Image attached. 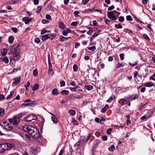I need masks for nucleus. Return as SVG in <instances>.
I'll return each instance as SVG.
<instances>
[{
    "label": "nucleus",
    "instance_id": "49",
    "mask_svg": "<svg viewBox=\"0 0 155 155\" xmlns=\"http://www.w3.org/2000/svg\"><path fill=\"white\" fill-rule=\"evenodd\" d=\"M78 24V22L77 21H74L72 22L71 24V25L72 26H75L77 25Z\"/></svg>",
    "mask_w": 155,
    "mask_h": 155
},
{
    "label": "nucleus",
    "instance_id": "9",
    "mask_svg": "<svg viewBox=\"0 0 155 155\" xmlns=\"http://www.w3.org/2000/svg\"><path fill=\"white\" fill-rule=\"evenodd\" d=\"M138 97V95L137 94H135V95H133L131 96L128 95L127 96V98L130 101H132L133 100H135L137 99Z\"/></svg>",
    "mask_w": 155,
    "mask_h": 155
},
{
    "label": "nucleus",
    "instance_id": "41",
    "mask_svg": "<svg viewBox=\"0 0 155 155\" xmlns=\"http://www.w3.org/2000/svg\"><path fill=\"white\" fill-rule=\"evenodd\" d=\"M124 66V65H123L122 63L120 64L119 62H118L116 67L117 68H119L120 67H123Z\"/></svg>",
    "mask_w": 155,
    "mask_h": 155
},
{
    "label": "nucleus",
    "instance_id": "2",
    "mask_svg": "<svg viewBox=\"0 0 155 155\" xmlns=\"http://www.w3.org/2000/svg\"><path fill=\"white\" fill-rule=\"evenodd\" d=\"M13 146L12 144L4 143L0 144V153H3L5 150H8L11 149Z\"/></svg>",
    "mask_w": 155,
    "mask_h": 155
},
{
    "label": "nucleus",
    "instance_id": "17",
    "mask_svg": "<svg viewBox=\"0 0 155 155\" xmlns=\"http://www.w3.org/2000/svg\"><path fill=\"white\" fill-rule=\"evenodd\" d=\"M20 79L21 77L20 76L14 79V81H15V83L16 84H18L20 82Z\"/></svg>",
    "mask_w": 155,
    "mask_h": 155
},
{
    "label": "nucleus",
    "instance_id": "59",
    "mask_svg": "<svg viewBox=\"0 0 155 155\" xmlns=\"http://www.w3.org/2000/svg\"><path fill=\"white\" fill-rule=\"evenodd\" d=\"M70 89L71 91L73 92H76L77 91L76 88L70 87Z\"/></svg>",
    "mask_w": 155,
    "mask_h": 155
},
{
    "label": "nucleus",
    "instance_id": "6",
    "mask_svg": "<svg viewBox=\"0 0 155 155\" xmlns=\"http://www.w3.org/2000/svg\"><path fill=\"white\" fill-rule=\"evenodd\" d=\"M37 118L36 116L34 115L33 114L27 116L25 117L26 120L29 122L33 120H37Z\"/></svg>",
    "mask_w": 155,
    "mask_h": 155
},
{
    "label": "nucleus",
    "instance_id": "44",
    "mask_svg": "<svg viewBox=\"0 0 155 155\" xmlns=\"http://www.w3.org/2000/svg\"><path fill=\"white\" fill-rule=\"evenodd\" d=\"M11 29L13 32L15 33H16L18 31V29L16 28L12 27L11 28Z\"/></svg>",
    "mask_w": 155,
    "mask_h": 155
},
{
    "label": "nucleus",
    "instance_id": "39",
    "mask_svg": "<svg viewBox=\"0 0 155 155\" xmlns=\"http://www.w3.org/2000/svg\"><path fill=\"white\" fill-rule=\"evenodd\" d=\"M112 131V130L111 128H109L107 130L106 133L108 134H110L111 133Z\"/></svg>",
    "mask_w": 155,
    "mask_h": 155
},
{
    "label": "nucleus",
    "instance_id": "64",
    "mask_svg": "<svg viewBox=\"0 0 155 155\" xmlns=\"http://www.w3.org/2000/svg\"><path fill=\"white\" fill-rule=\"evenodd\" d=\"M98 35V33H97V32L94 33V34L93 35V38H95L97 37Z\"/></svg>",
    "mask_w": 155,
    "mask_h": 155
},
{
    "label": "nucleus",
    "instance_id": "10",
    "mask_svg": "<svg viewBox=\"0 0 155 155\" xmlns=\"http://www.w3.org/2000/svg\"><path fill=\"white\" fill-rule=\"evenodd\" d=\"M18 3V0H12L7 2L6 3V5H12Z\"/></svg>",
    "mask_w": 155,
    "mask_h": 155
},
{
    "label": "nucleus",
    "instance_id": "50",
    "mask_svg": "<svg viewBox=\"0 0 155 155\" xmlns=\"http://www.w3.org/2000/svg\"><path fill=\"white\" fill-rule=\"evenodd\" d=\"M143 38H145V39H146L147 40H150V38H149V37L147 36V35L146 34H144L143 35Z\"/></svg>",
    "mask_w": 155,
    "mask_h": 155
},
{
    "label": "nucleus",
    "instance_id": "54",
    "mask_svg": "<svg viewBox=\"0 0 155 155\" xmlns=\"http://www.w3.org/2000/svg\"><path fill=\"white\" fill-rule=\"evenodd\" d=\"M79 12L78 11H75L74 12V15L75 17H79V16L78 15Z\"/></svg>",
    "mask_w": 155,
    "mask_h": 155
},
{
    "label": "nucleus",
    "instance_id": "22",
    "mask_svg": "<svg viewBox=\"0 0 155 155\" xmlns=\"http://www.w3.org/2000/svg\"><path fill=\"white\" fill-rule=\"evenodd\" d=\"M153 85V83L151 82L145 84L143 86L146 87H150Z\"/></svg>",
    "mask_w": 155,
    "mask_h": 155
},
{
    "label": "nucleus",
    "instance_id": "3",
    "mask_svg": "<svg viewBox=\"0 0 155 155\" xmlns=\"http://www.w3.org/2000/svg\"><path fill=\"white\" fill-rule=\"evenodd\" d=\"M22 115V114H21L12 119H9L8 121L10 123H12L14 125H16L20 121V117Z\"/></svg>",
    "mask_w": 155,
    "mask_h": 155
},
{
    "label": "nucleus",
    "instance_id": "26",
    "mask_svg": "<svg viewBox=\"0 0 155 155\" xmlns=\"http://www.w3.org/2000/svg\"><path fill=\"white\" fill-rule=\"evenodd\" d=\"M14 91H12L10 92V94L6 98V99L8 100L11 98L14 94Z\"/></svg>",
    "mask_w": 155,
    "mask_h": 155
},
{
    "label": "nucleus",
    "instance_id": "25",
    "mask_svg": "<svg viewBox=\"0 0 155 155\" xmlns=\"http://www.w3.org/2000/svg\"><path fill=\"white\" fill-rule=\"evenodd\" d=\"M33 104L32 103H26V104H23L22 105V106L23 107H25L26 106H31Z\"/></svg>",
    "mask_w": 155,
    "mask_h": 155
},
{
    "label": "nucleus",
    "instance_id": "23",
    "mask_svg": "<svg viewBox=\"0 0 155 155\" xmlns=\"http://www.w3.org/2000/svg\"><path fill=\"white\" fill-rule=\"evenodd\" d=\"M59 27L62 29H64V24L62 22L60 21L59 22Z\"/></svg>",
    "mask_w": 155,
    "mask_h": 155
},
{
    "label": "nucleus",
    "instance_id": "33",
    "mask_svg": "<svg viewBox=\"0 0 155 155\" xmlns=\"http://www.w3.org/2000/svg\"><path fill=\"white\" fill-rule=\"evenodd\" d=\"M108 150L110 151H112L115 150V147L114 145H111L108 148Z\"/></svg>",
    "mask_w": 155,
    "mask_h": 155
},
{
    "label": "nucleus",
    "instance_id": "48",
    "mask_svg": "<svg viewBox=\"0 0 155 155\" xmlns=\"http://www.w3.org/2000/svg\"><path fill=\"white\" fill-rule=\"evenodd\" d=\"M104 21L108 25H109L110 23V21L109 20H108L106 18H105Z\"/></svg>",
    "mask_w": 155,
    "mask_h": 155
},
{
    "label": "nucleus",
    "instance_id": "5",
    "mask_svg": "<svg viewBox=\"0 0 155 155\" xmlns=\"http://www.w3.org/2000/svg\"><path fill=\"white\" fill-rule=\"evenodd\" d=\"M1 125L3 128L9 131L12 129V127L9 125L7 121L3 122L0 123Z\"/></svg>",
    "mask_w": 155,
    "mask_h": 155
},
{
    "label": "nucleus",
    "instance_id": "11",
    "mask_svg": "<svg viewBox=\"0 0 155 155\" xmlns=\"http://www.w3.org/2000/svg\"><path fill=\"white\" fill-rule=\"evenodd\" d=\"M22 21H24L25 24H28L31 21V19L29 18L28 17H25L22 18Z\"/></svg>",
    "mask_w": 155,
    "mask_h": 155
},
{
    "label": "nucleus",
    "instance_id": "13",
    "mask_svg": "<svg viewBox=\"0 0 155 155\" xmlns=\"http://www.w3.org/2000/svg\"><path fill=\"white\" fill-rule=\"evenodd\" d=\"M127 97H125L124 99H122L121 101H122V103L124 105H125L127 104V103L130 101L127 98Z\"/></svg>",
    "mask_w": 155,
    "mask_h": 155
},
{
    "label": "nucleus",
    "instance_id": "38",
    "mask_svg": "<svg viewBox=\"0 0 155 155\" xmlns=\"http://www.w3.org/2000/svg\"><path fill=\"white\" fill-rule=\"evenodd\" d=\"M96 47L95 46H93L88 48V49L89 50H92L93 51H94L96 49Z\"/></svg>",
    "mask_w": 155,
    "mask_h": 155
},
{
    "label": "nucleus",
    "instance_id": "62",
    "mask_svg": "<svg viewBox=\"0 0 155 155\" xmlns=\"http://www.w3.org/2000/svg\"><path fill=\"white\" fill-rule=\"evenodd\" d=\"M89 0H83L82 2L83 4H87L89 2Z\"/></svg>",
    "mask_w": 155,
    "mask_h": 155
},
{
    "label": "nucleus",
    "instance_id": "7",
    "mask_svg": "<svg viewBox=\"0 0 155 155\" xmlns=\"http://www.w3.org/2000/svg\"><path fill=\"white\" fill-rule=\"evenodd\" d=\"M107 15L109 18L113 20H116L117 18V16L114 15L113 13L111 12H107Z\"/></svg>",
    "mask_w": 155,
    "mask_h": 155
},
{
    "label": "nucleus",
    "instance_id": "15",
    "mask_svg": "<svg viewBox=\"0 0 155 155\" xmlns=\"http://www.w3.org/2000/svg\"><path fill=\"white\" fill-rule=\"evenodd\" d=\"M13 57L15 61H18L20 58V56L19 54H14Z\"/></svg>",
    "mask_w": 155,
    "mask_h": 155
},
{
    "label": "nucleus",
    "instance_id": "16",
    "mask_svg": "<svg viewBox=\"0 0 155 155\" xmlns=\"http://www.w3.org/2000/svg\"><path fill=\"white\" fill-rule=\"evenodd\" d=\"M42 40L43 41H45L48 39L50 37L48 35V34H46L44 35H42Z\"/></svg>",
    "mask_w": 155,
    "mask_h": 155
},
{
    "label": "nucleus",
    "instance_id": "37",
    "mask_svg": "<svg viewBox=\"0 0 155 155\" xmlns=\"http://www.w3.org/2000/svg\"><path fill=\"white\" fill-rule=\"evenodd\" d=\"M78 66L76 64H74L73 66V70L74 71H78Z\"/></svg>",
    "mask_w": 155,
    "mask_h": 155
},
{
    "label": "nucleus",
    "instance_id": "28",
    "mask_svg": "<svg viewBox=\"0 0 155 155\" xmlns=\"http://www.w3.org/2000/svg\"><path fill=\"white\" fill-rule=\"evenodd\" d=\"M69 113L71 115L73 116L75 114L76 112L74 110L71 109L69 110Z\"/></svg>",
    "mask_w": 155,
    "mask_h": 155
},
{
    "label": "nucleus",
    "instance_id": "57",
    "mask_svg": "<svg viewBox=\"0 0 155 155\" xmlns=\"http://www.w3.org/2000/svg\"><path fill=\"white\" fill-rule=\"evenodd\" d=\"M41 6H38L37 9V12L39 13L41 12Z\"/></svg>",
    "mask_w": 155,
    "mask_h": 155
},
{
    "label": "nucleus",
    "instance_id": "53",
    "mask_svg": "<svg viewBox=\"0 0 155 155\" xmlns=\"http://www.w3.org/2000/svg\"><path fill=\"white\" fill-rule=\"evenodd\" d=\"M105 121V119L103 117H102L100 120V124H102L104 123V122Z\"/></svg>",
    "mask_w": 155,
    "mask_h": 155
},
{
    "label": "nucleus",
    "instance_id": "18",
    "mask_svg": "<svg viewBox=\"0 0 155 155\" xmlns=\"http://www.w3.org/2000/svg\"><path fill=\"white\" fill-rule=\"evenodd\" d=\"M1 52L2 55L3 56H5L6 54L7 51L6 49L3 48V49L1 50Z\"/></svg>",
    "mask_w": 155,
    "mask_h": 155
},
{
    "label": "nucleus",
    "instance_id": "24",
    "mask_svg": "<svg viewBox=\"0 0 155 155\" xmlns=\"http://www.w3.org/2000/svg\"><path fill=\"white\" fill-rule=\"evenodd\" d=\"M51 119L54 123L56 124L57 123V119L54 116H53L51 117Z\"/></svg>",
    "mask_w": 155,
    "mask_h": 155
},
{
    "label": "nucleus",
    "instance_id": "34",
    "mask_svg": "<svg viewBox=\"0 0 155 155\" xmlns=\"http://www.w3.org/2000/svg\"><path fill=\"white\" fill-rule=\"evenodd\" d=\"M14 40V38L12 36H10L9 37L8 42L9 43H13Z\"/></svg>",
    "mask_w": 155,
    "mask_h": 155
},
{
    "label": "nucleus",
    "instance_id": "1",
    "mask_svg": "<svg viewBox=\"0 0 155 155\" xmlns=\"http://www.w3.org/2000/svg\"><path fill=\"white\" fill-rule=\"evenodd\" d=\"M23 130L36 139H38L41 136V134L38 130L32 126L25 125L23 127Z\"/></svg>",
    "mask_w": 155,
    "mask_h": 155
},
{
    "label": "nucleus",
    "instance_id": "46",
    "mask_svg": "<svg viewBox=\"0 0 155 155\" xmlns=\"http://www.w3.org/2000/svg\"><path fill=\"white\" fill-rule=\"evenodd\" d=\"M124 54L123 53H121L119 54L120 59L121 60H123L124 59Z\"/></svg>",
    "mask_w": 155,
    "mask_h": 155
},
{
    "label": "nucleus",
    "instance_id": "42",
    "mask_svg": "<svg viewBox=\"0 0 155 155\" xmlns=\"http://www.w3.org/2000/svg\"><path fill=\"white\" fill-rule=\"evenodd\" d=\"M51 69H51L50 68H49V70L48 71V74L50 76L52 75L53 73V71L51 70Z\"/></svg>",
    "mask_w": 155,
    "mask_h": 155
},
{
    "label": "nucleus",
    "instance_id": "40",
    "mask_svg": "<svg viewBox=\"0 0 155 155\" xmlns=\"http://www.w3.org/2000/svg\"><path fill=\"white\" fill-rule=\"evenodd\" d=\"M38 71L35 69L33 71V74L34 76H36L38 75Z\"/></svg>",
    "mask_w": 155,
    "mask_h": 155
},
{
    "label": "nucleus",
    "instance_id": "51",
    "mask_svg": "<svg viewBox=\"0 0 155 155\" xmlns=\"http://www.w3.org/2000/svg\"><path fill=\"white\" fill-rule=\"evenodd\" d=\"M5 97L2 94H0V100L2 101L5 99Z\"/></svg>",
    "mask_w": 155,
    "mask_h": 155
},
{
    "label": "nucleus",
    "instance_id": "31",
    "mask_svg": "<svg viewBox=\"0 0 155 155\" xmlns=\"http://www.w3.org/2000/svg\"><path fill=\"white\" fill-rule=\"evenodd\" d=\"M68 91L66 90H64L61 92V95H63L64 94L67 95L68 94Z\"/></svg>",
    "mask_w": 155,
    "mask_h": 155
},
{
    "label": "nucleus",
    "instance_id": "58",
    "mask_svg": "<svg viewBox=\"0 0 155 155\" xmlns=\"http://www.w3.org/2000/svg\"><path fill=\"white\" fill-rule=\"evenodd\" d=\"M93 32V31L92 30H89V31L87 32V33L88 35L91 36Z\"/></svg>",
    "mask_w": 155,
    "mask_h": 155
},
{
    "label": "nucleus",
    "instance_id": "47",
    "mask_svg": "<svg viewBox=\"0 0 155 155\" xmlns=\"http://www.w3.org/2000/svg\"><path fill=\"white\" fill-rule=\"evenodd\" d=\"M126 19L127 21H132V19L131 16L130 15H127L126 16Z\"/></svg>",
    "mask_w": 155,
    "mask_h": 155
},
{
    "label": "nucleus",
    "instance_id": "19",
    "mask_svg": "<svg viewBox=\"0 0 155 155\" xmlns=\"http://www.w3.org/2000/svg\"><path fill=\"white\" fill-rule=\"evenodd\" d=\"M100 143V140L99 139L96 140L94 141V146L96 147Z\"/></svg>",
    "mask_w": 155,
    "mask_h": 155
},
{
    "label": "nucleus",
    "instance_id": "35",
    "mask_svg": "<svg viewBox=\"0 0 155 155\" xmlns=\"http://www.w3.org/2000/svg\"><path fill=\"white\" fill-rule=\"evenodd\" d=\"M115 27L117 29L121 28L122 26L120 24H116L115 25Z\"/></svg>",
    "mask_w": 155,
    "mask_h": 155
},
{
    "label": "nucleus",
    "instance_id": "4",
    "mask_svg": "<svg viewBox=\"0 0 155 155\" xmlns=\"http://www.w3.org/2000/svg\"><path fill=\"white\" fill-rule=\"evenodd\" d=\"M20 45H15L11 47L10 50V52L11 53V54H19L20 52Z\"/></svg>",
    "mask_w": 155,
    "mask_h": 155
},
{
    "label": "nucleus",
    "instance_id": "8",
    "mask_svg": "<svg viewBox=\"0 0 155 155\" xmlns=\"http://www.w3.org/2000/svg\"><path fill=\"white\" fill-rule=\"evenodd\" d=\"M146 112L147 113V114H145V115L141 117L140 119L142 120H144L147 118H148L151 115L150 111L148 110H146Z\"/></svg>",
    "mask_w": 155,
    "mask_h": 155
},
{
    "label": "nucleus",
    "instance_id": "27",
    "mask_svg": "<svg viewBox=\"0 0 155 155\" xmlns=\"http://www.w3.org/2000/svg\"><path fill=\"white\" fill-rule=\"evenodd\" d=\"M23 138L25 140H28L30 139V137L28 134H25L23 136Z\"/></svg>",
    "mask_w": 155,
    "mask_h": 155
},
{
    "label": "nucleus",
    "instance_id": "30",
    "mask_svg": "<svg viewBox=\"0 0 155 155\" xmlns=\"http://www.w3.org/2000/svg\"><path fill=\"white\" fill-rule=\"evenodd\" d=\"M93 86L92 85H87L85 86V88L87 90H91L93 88Z\"/></svg>",
    "mask_w": 155,
    "mask_h": 155
},
{
    "label": "nucleus",
    "instance_id": "14",
    "mask_svg": "<svg viewBox=\"0 0 155 155\" xmlns=\"http://www.w3.org/2000/svg\"><path fill=\"white\" fill-rule=\"evenodd\" d=\"M39 85L38 84H35L34 86H31L32 90L34 91L37 90L39 87Z\"/></svg>",
    "mask_w": 155,
    "mask_h": 155
},
{
    "label": "nucleus",
    "instance_id": "52",
    "mask_svg": "<svg viewBox=\"0 0 155 155\" xmlns=\"http://www.w3.org/2000/svg\"><path fill=\"white\" fill-rule=\"evenodd\" d=\"M124 17L122 16L118 18V20L120 22H122L124 20Z\"/></svg>",
    "mask_w": 155,
    "mask_h": 155
},
{
    "label": "nucleus",
    "instance_id": "43",
    "mask_svg": "<svg viewBox=\"0 0 155 155\" xmlns=\"http://www.w3.org/2000/svg\"><path fill=\"white\" fill-rule=\"evenodd\" d=\"M40 39L38 38L37 37L35 38V42L38 44L40 43Z\"/></svg>",
    "mask_w": 155,
    "mask_h": 155
},
{
    "label": "nucleus",
    "instance_id": "45",
    "mask_svg": "<svg viewBox=\"0 0 155 155\" xmlns=\"http://www.w3.org/2000/svg\"><path fill=\"white\" fill-rule=\"evenodd\" d=\"M60 84L61 87H64L65 85V82L64 81H61L60 82Z\"/></svg>",
    "mask_w": 155,
    "mask_h": 155
},
{
    "label": "nucleus",
    "instance_id": "56",
    "mask_svg": "<svg viewBox=\"0 0 155 155\" xmlns=\"http://www.w3.org/2000/svg\"><path fill=\"white\" fill-rule=\"evenodd\" d=\"M150 79L155 81V75L153 74L150 77Z\"/></svg>",
    "mask_w": 155,
    "mask_h": 155
},
{
    "label": "nucleus",
    "instance_id": "29",
    "mask_svg": "<svg viewBox=\"0 0 155 155\" xmlns=\"http://www.w3.org/2000/svg\"><path fill=\"white\" fill-rule=\"evenodd\" d=\"M115 97L114 95L112 96L107 101V102H110L115 98Z\"/></svg>",
    "mask_w": 155,
    "mask_h": 155
},
{
    "label": "nucleus",
    "instance_id": "21",
    "mask_svg": "<svg viewBox=\"0 0 155 155\" xmlns=\"http://www.w3.org/2000/svg\"><path fill=\"white\" fill-rule=\"evenodd\" d=\"M108 108L109 105H106L102 109L101 112L102 113H105Z\"/></svg>",
    "mask_w": 155,
    "mask_h": 155
},
{
    "label": "nucleus",
    "instance_id": "63",
    "mask_svg": "<svg viewBox=\"0 0 155 155\" xmlns=\"http://www.w3.org/2000/svg\"><path fill=\"white\" fill-rule=\"evenodd\" d=\"M46 18L48 20H50L51 18V16L49 15H46Z\"/></svg>",
    "mask_w": 155,
    "mask_h": 155
},
{
    "label": "nucleus",
    "instance_id": "12",
    "mask_svg": "<svg viewBox=\"0 0 155 155\" xmlns=\"http://www.w3.org/2000/svg\"><path fill=\"white\" fill-rule=\"evenodd\" d=\"M71 38V37H64L62 35L61 36L59 40L61 42H62L64 41H66L68 40L69 39Z\"/></svg>",
    "mask_w": 155,
    "mask_h": 155
},
{
    "label": "nucleus",
    "instance_id": "55",
    "mask_svg": "<svg viewBox=\"0 0 155 155\" xmlns=\"http://www.w3.org/2000/svg\"><path fill=\"white\" fill-rule=\"evenodd\" d=\"M80 43L78 42L76 43L75 45V48H78L80 46Z\"/></svg>",
    "mask_w": 155,
    "mask_h": 155
},
{
    "label": "nucleus",
    "instance_id": "20",
    "mask_svg": "<svg viewBox=\"0 0 155 155\" xmlns=\"http://www.w3.org/2000/svg\"><path fill=\"white\" fill-rule=\"evenodd\" d=\"M52 93L53 95H57L59 94L58 91L57 89L54 88V89L52 91Z\"/></svg>",
    "mask_w": 155,
    "mask_h": 155
},
{
    "label": "nucleus",
    "instance_id": "60",
    "mask_svg": "<svg viewBox=\"0 0 155 155\" xmlns=\"http://www.w3.org/2000/svg\"><path fill=\"white\" fill-rule=\"evenodd\" d=\"M42 22L43 24H45L48 23L49 21L43 19L42 20Z\"/></svg>",
    "mask_w": 155,
    "mask_h": 155
},
{
    "label": "nucleus",
    "instance_id": "36",
    "mask_svg": "<svg viewBox=\"0 0 155 155\" xmlns=\"http://www.w3.org/2000/svg\"><path fill=\"white\" fill-rule=\"evenodd\" d=\"M4 110L1 108H0V115L2 116L4 114Z\"/></svg>",
    "mask_w": 155,
    "mask_h": 155
},
{
    "label": "nucleus",
    "instance_id": "61",
    "mask_svg": "<svg viewBox=\"0 0 155 155\" xmlns=\"http://www.w3.org/2000/svg\"><path fill=\"white\" fill-rule=\"evenodd\" d=\"M46 32H47V30H46L45 29H43L41 32V35H43V34H44L45 33H46Z\"/></svg>",
    "mask_w": 155,
    "mask_h": 155
},
{
    "label": "nucleus",
    "instance_id": "32",
    "mask_svg": "<svg viewBox=\"0 0 155 155\" xmlns=\"http://www.w3.org/2000/svg\"><path fill=\"white\" fill-rule=\"evenodd\" d=\"M3 61L5 63L7 64L9 62V60L7 57H4L3 59Z\"/></svg>",
    "mask_w": 155,
    "mask_h": 155
}]
</instances>
